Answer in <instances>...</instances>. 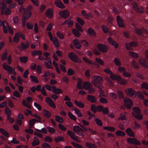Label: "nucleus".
<instances>
[{
	"label": "nucleus",
	"instance_id": "obj_1",
	"mask_svg": "<svg viewBox=\"0 0 148 148\" xmlns=\"http://www.w3.org/2000/svg\"><path fill=\"white\" fill-rule=\"evenodd\" d=\"M92 79L93 84L95 87L100 88V86H101L100 84L103 81L102 78L100 76L95 75L92 77Z\"/></svg>",
	"mask_w": 148,
	"mask_h": 148
},
{
	"label": "nucleus",
	"instance_id": "obj_2",
	"mask_svg": "<svg viewBox=\"0 0 148 148\" xmlns=\"http://www.w3.org/2000/svg\"><path fill=\"white\" fill-rule=\"evenodd\" d=\"M132 114L138 120H141L143 118V115L140 113V109L138 107H134L133 108Z\"/></svg>",
	"mask_w": 148,
	"mask_h": 148
},
{
	"label": "nucleus",
	"instance_id": "obj_3",
	"mask_svg": "<svg viewBox=\"0 0 148 148\" xmlns=\"http://www.w3.org/2000/svg\"><path fill=\"white\" fill-rule=\"evenodd\" d=\"M7 5L5 3V1H3L1 3H0V10L1 9V14L3 15L4 13V10L6 8ZM11 13V11L9 8H7L4 12L5 14L7 15H9Z\"/></svg>",
	"mask_w": 148,
	"mask_h": 148
},
{
	"label": "nucleus",
	"instance_id": "obj_4",
	"mask_svg": "<svg viewBox=\"0 0 148 148\" xmlns=\"http://www.w3.org/2000/svg\"><path fill=\"white\" fill-rule=\"evenodd\" d=\"M73 131L78 135L84 136L86 133L84 131L77 125H75L73 127Z\"/></svg>",
	"mask_w": 148,
	"mask_h": 148
},
{
	"label": "nucleus",
	"instance_id": "obj_5",
	"mask_svg": "<svg viewBox=\"0 0 148 148\" xmlns=\"http://www.w3.org/2000/svg\"><path fill=\"white\" fill-rule=\"evenodd\" d=\"M68 57L71 60L75 62L79 63L81 62V60L78 59V57L73 52L69 53Z\"/></svg>",
	"mask_w": 148,
	"mask_h": 148
},
{
	"label": "nucleus",
	"instance_id": "obj_6",
	"mask_svg": "<svg viewBox=\"0 0 148 148\" xmlns=\"http://www.w3.org/2000/svg\"><path fill=\"white\" fill-rule=\"evenodd\" d=\"M140 64L144 68H148V63L147 60L145 58H140L139 60Z\"/></svg>",
	"mask_w": 148,
	"mask_h": 148
},
{
	"label": "nucleus",
	"instance_id": "obj_7",
	"mask_svg": "<svg viewBox=\"0 0 148 148\" xmlns=\"http://www.w3.org/2000/svg\"><path fill=\"white\" fill-rule=\"evenodd\" d=\"M124 101L125 106L128 108H130L133 105L132 100L127 97L125 98L124 99Z\"/></svg>",
	"mask_w": 148,
	"mask_h": 148
},
{
	"label": "nucleus",
	"instance_id": "obj_8",
	"mask_svg": "<svg viewBox=\"0 0 148 148\" xmlns=\"http://www.w3.org/2000/svg\"><path fill=\"white\" fill-rule=\"evenodd\" d=\"M127 142L130 144H134L136 145H140V143L135 138H129L127 139Z\"/></svg>",
	"mask_w": 148,
	"mask_h": 148
},
{
	"label": "nucleus",
	"instance_id": "obj_9",
	"mask_svg": "<svg viewBox=\"0 0 148 148\" xmlns=\"http://www.w3.org/2000/svg\"><path fill=\"white\" fill-rule=\"evenodd\" d=\"M59 14L62 17L66 18L69 16L70 13L68 10H65L59 12Z\"/></svg>",
	"mask_w": 148,
	"mask_h": 148
},
{
	"label": "nucleus",
	"instance_id": "obj_10",
	"mask_svg": "<svg viewBox=\"0 0 148 148\" xmlns=\"http://www.w3.org/2000/svg\"><path fill=\"white\" fill-rule=\"evenodd\" d=\"M126 95L130 97H131L135 95V91L132 88H128L125 90Z\"/></svg>",
	"mask_w": 148,
	"mask_h": 148
},
{
	"label": "nucleus",
	"instance_id": "obj_11",
	"mask_svg": "<svg viewBox=\"0 0 148 148\" xmlns=\"http://www.w3.org/2000/svg\"><path fill=\"white\" fill-rule=\"evenodd\" d=\"M97 47L99 50L102 53H105L107 51V47L104 45L100 44H98L97 45Z\"/></svg>",
	"mask_w": 148,
	"mask_h": 148
},
{
	"label": "nucleus",
	"instance_id": "obj_12",
	"mask_svg": "<svg viewBox=\"0 0 148 148\" xmlns=\"http://www.w3.org/2000/svg\"><path fill=\"white\" fill-rule=\"evenodd\" d=\"M45 101L50 106L54 108H56V106L55 104L51 98L47 97L45 98Z\"/></svg>",
	"mask_w": 148,
	"mask_h": 148
},
{
	"label": "nucleus",
	"instance_id": "obj_13",
	"mask_svg": "<svg viewBox=\"0 0 148 148\" xmlns=\"http://www.w3.org/2000/svg\"><path fill=\"white\" fill-rule=\"evenodd\" d=\"M3 69L10 73H11L14 70V68L11 66H8L6 63H4L3 65Z\"/></svg>",
	"mask_w": 148,
	"mask_h": 148
},
{
	"label": "nucleus",
	"instance_id": "obj_14",
	"mask_svg": "<svg viewBox=\"0 0 148 148\" xmlns=\"http://www.w3.org/2000/svg\"><path fill=\"white\" fill-rule=\"evenodd\" d=\"M29 45V43L27 42L26 44L23 43H22L21 46H18V47L19 49L21 51H24L25 49H27Z\"/></svg>",
	"mask_w": 148,
	"mask_h": 148
},
{
	"label": "nucleus",
	"instance_id": "obj_15",
	"mask_svg": "<svg viewBox=\"0 0 148 148\" xmlns=\"http://www.w3.org/2000/svg\"><path fill=\"white\" fill-rule=\"evenodd\" d=\"M73 20L71 19H68L65 20L62 23V25H65L67 24L69 27H71L73 25Z\"/></svg>",
	"mask_w": 148,
	"mask_h": 148
},
{
	"label": "nucleus",
	"instance_id": "obj_16",
	"mask_svg": "<svg viewBox=\"0 0 148 148\" xmlns=\"http://www.w3.org/2000/svg\"><path fill=\"white\" fill-rule=\"evenodd\" d=\"M117 21L119 26L121 27H124L125 26L121 18L119 16L117 17Z\"/></svg>",
	"mask_w": 148,
	"mask_h": 148
},
{
	"label": "nucleus",
	"instance_id": "obj_17",
	"mask_svg": "<svg viewBox=\"0 0 148 148\" xmlns=\"http://www.w3.org/2000/svg\"><path fill=\"white\" fill-rule=\"evenodd\" d=\"M45 60H47L48 63L46 62H45L44 64L46 66V67L48 69H52V67L51 66L52 64V62L49 58H45Z\"/></svg>",
	"mask_w": 148,
	"mask_h": 148
},
{
	"label": "nucleus",
	"instance_id": "obj_18",
	"mask_svg": "<svg viewBox=\"0 0 148 148\" xmlns=\"http://www.w3.org/2000/svg\"><path fill=\"white\" fill-rule=\"evenodd\" d=\"M73 42L74 46L76 48L79 49L81 48L82 45L78 40L75 39L73 40Z\"/></svg>",
	"mask_w": 148,
	"mask_h": 148
},
{
	"label": "nucleus",
	"instance_id": "obj_19",
	"mask_svg": "<svg viewBox=\"0 0 148 148\" xmlns=\"http://www.w3.org/2000/svg\"><path fill=\"white\" fill-rule=\"evenodd\" d=\"M92 84L88 82H84L83 83V88L87 90L92 86Z\"/></svg>",
	"mask_w": 148,
	"mask_h": 148
},
{
	"label": "nucleus",
	"instance_id": "obj_20",
	"mask_svg": "<svg viewBox=\"0 0 148 148\" xmlns=\"http://www.w3.org/2000/svg\"><path fill=\"white\" fill-rule=\"evenodd\" d=\"M108 40L109 43L113 46L115 48H117L118 47V44L112 39L109 37Z\"/></svg>",
	"mask_w": 148,
	"mask_h": 148
},
{
	"label": "nucleus",
	"instance_id": "obj_21",
	"mask_svg": "<svg viewBox=\"0 0 148 148\" xmlns=\"http://www.w3.org/2000/svg\"><path fill=\"white\" fill-rule=\"evenodd\" d=\"M136 46V44L134 42H131L130 43L126 44V48L127 50L132 49V47H135Z\"/></svg>",
	"mask_w": 148,
	"mask_h": 148
},
{
	"label": "nucleus",
	"instance_id": "obj_22",
	"mask_svg": "<svg viewBox=\"0 0 148 148\" xmlns=\"http://www.w3.org/2000/svg\"><path fill=\"white\" fill-rule=\"evenodd\" d=\"M52 92L54 93L59 94L62 93L63 92L62 90L60 88H57L55 86H52Z\"/></svg>",
	"mask_w": 148,
	"mask_h": 148
},
{
	"label": "nucleus",
	"instance_id": "obj_23",
	"mask_svg": "<svg viewBox=\"0 0 148 148\" xmlns=\"http://www.w3.org/2000/svg\"><path fill=\"white\" fill-rule=\"evenodd\" d=\"M55 4L56 6L59 8L64 9L65 8V6L61 1H55Z\"/></svg>",
	"mask_w": 148,
	"mask_h": 148
},
{
	"label": "nucleus",
	"instance_id": "obj_24",
	"mask_svg": "<svg viewBox=\"0 0 148 148\" xmlns=\"http://www.w3.org/2000/svg\"><path fill=\"white\" fill-rule=\"evenodd\" d=\"M82 15L84 16L85 18L86 19H89L90 17H92V16L90 13H86L84 10H82L81 12Z\"/></svg>",
	"mask_w": 148,
	"mask_h": 148
},
{
	"label": "nucleus",
	"instance_id": "obj_25",
	"mask_svg": "<svg viewBox=\"0 0 148 148\" xmlns=\"http://www.w3.org/2000/svg\"><path fill=\"white\" fill-rule=\"evenodd\" d=\"M46 16L49 18H51L53 16V11L52 9H48L46 12Z\"/></svg>",
	"mask_w": 148,
	"mask_h": 148
},
{
	"label": "nucleus",
	"instance_id": "obj_26",
	"mask_svg": "<svg viewBox=\"0 0 148 148\" xmlns=\"http://www.w3.org/2000/svg\"><path fill=\"white\" fill-rule=\"evenodd\" d=\"M126 132L128 136L132 137L134 136V134L131 128H127L126 130Z\"/></svg>",
	"mask_w": 148,
	"mask_h": 148
},
{
	"label": "nucleus",
	"instance_id": "obj_27",
	"mask_svg": "<svg viewBox=\"0 0 148 148\" xmlns=\"http://www.w3.org/2000/svg\"><path fill=\"white\" fill-rule=\"evenodd\" d=\"M32 14V12L31 11H26L24 12L23 18L25 19H27L29 18Z\"/></svg>",
	"mask_w": 148,
	"mask_h": 148
},
{
	"label": "nucleus",
	"instance_id": "obj_28",
	"mask_svg": "<svg viewBox=\"0 0 148 148\" xmlns=\"http://www.w3.org/2000/svg\"><path fill=\"white\" fill-rule=\"evenodd\" d=\"M39 141L38 138L36 137H34L33 138V141L32 143V145L33 146H36L39 144Z\"/></svg>",
	"mask_w": 148,
	"mask_h": 148
},
{
	"label": "nucleus",
	"instance_id": "obj_29",
	"mask_svg": "<svg viewBox=\"0 0 148 148\" xmlns=\"http://www.w3.org/2000/svg\"><path fill=\"white\" fill-rule=\"evenodd\" d=\"M114 62L115 64L117 66H120L121 65V60L118 58H114Z\"/></svg>",
	"mask_w": 148,
	"mask_h": 148
},
{
	"label": "nucleus",
	"instance_id": "obj_30",
	"mask_svg": "<svg viewBox=\"0 0 148 148\" xmlns=\"http://www.w3.org/2000/svg\"><path fill=\"white\" fill-rule=\"evenodd\" d=\"M43 115L45 117L49 118L51 116V113L49 111L46 110H44L42 112Z\"/></svg>",
	"mask_w": 148,
	"mask_h": 148
},
{
	"label": "nucleus",
	"instance_id": "obj_31",
	"mask_svg": "<svg viewBox=\"0 0 148 148\" xmlns=\"http://www.w3.org/2000/svg\"><path fill=\"white\" fill-rule=\"evenodd\" d=\"M117 82L120 84L121 85H124L127 83V81L124 79H123L120 76L119 77Z\"/></svg>",
	"mask_w": 148,
	"mask_h": 148
},
{
	"label": "nucleus",
	"instance_id": "obj_32",
	"mask_svg": "<svg viewBox=\"0 0 148 148\" xmlns=\"http://www.w3.org/2000/svg\"><path fill=\"white\" fill-rule=\"evenodd\" d=\"M72 110H74L75 113L79 117H81L82 116V115L80 111L78 109L74 108L72 109Z\"/></svg>",
	"mask_w": 148,
	"mask_h": 148
},
{
	"label": "nucleus",
	"instance_id": "obj_33",
	"mask_svg": "<svg viewBox=\"0 0 148 148\" xmlns=\"http://www.w3.org/2000/svg\"><path fill=\"white\" fill-rule=\"evenodd\" d=\"M51 41H52L53 45L56 47H59V43L58 39L56 38H54Z\"/></svg>",
	"mask_w": 148,
	"mask_h": 148
},
{
	"label": "nucleus",
	"instance_id": "obj_34",
	"mask_svg": "<svg viewBox=\"0 0 148 148\" xmlns=\"http://www.w3.org/2000/svg\"><path fill=\"white\" fill-rule=\"evenodd\" d=\"M128 53L130 56L134 58H137L139 57V56L136 53L130 51L128 52Z\"/></svg>",
	"mask_w": 148,
	"mask_h": 148
},
{
	"label": "nucleus",
	"instance_id": "obj_35",
	"mask_svg": "<svg viewBox=\"0 0 148 148\" xmlns=\"http://www.w3.org/2000/svg\"><path fill=\"white\" fill-rule=\"evenodd\" d=\"M87 99L90 101L92 102H94L96 101V99L95 97L91 95H88Z\"/></svg>",
	"mask_w": 148,
	"mask_h": 148
},
{
	"label": "nucleus",
	"instance_id": "obj_36",
	"mask_svg": "<svg viewBox=\"0 0 148 148\" xmlns=\"http://www.w3.org/2000/svg\"><path fill=\"white\" fill-rule=\"evenodd\" d=\"M75 104L78 107L81 108H83L84 107V104L82 102L78 101L76 100L74 101Z\"/></svg>",
	"mask_w": 148,
	"mask_h": 148
},
{
	"label": "nucleus",
	"instance_id": "obj_37",
	"mask_svg": "<svg viewBox=\"0 0 148 148\" xmlns=\"http://www.w3.org/2000/svg\"><path fill=\"white\" fill-rule=\"evenodd\" d=\"M82 80L80 79H79V81L77 82V88L79 89H83V86H82Z\"/></svg>",
	"mask_w": 148,
	"mask_h": 148
},
{
	"label": "nucleus",
	"instance_id": "obj_38",
	"mask_svg": "<svg viewBox=\"0 0 148 148\" xmlns=\"http://www.w3.org/2000/svg\"><path fill=\"white\" fill-rule=\"evenodd\" d=\"M120 76L119 75H117L115 74H113L112 73L110 75V77L112 79L116 80L117 81Z\"/></svg>",
	"mask_w": 148,
	"mask_h": 148
},
{
	"label": "nucleus",
	"instance_id": "obj_39",
	"mask_svg": "<svg viewBox=\"0 0 148 148\" xmlns=\"http://www.w3.org/2000/svg\"><path fill=\"white\" fill-rule=\"evenodd\" d=\"M72 32L73 34L77 37H79L81 35V34L79 31L75 29H73Z\"/></svg>",
	"mask_w": 148,
	"mask_h": 148
},
{
	"label": "nucleus",
	"instance_id": "obj_40",
	"mask_svg": "<svg viewBox=\"0 0 148 148\" xmlns=\"http://www.w3.org/2000/svg\"><path fill=\"white\" fill-rule=\"evenodd\" d=\"M86 146L89 148H97V146L95 144L90 143H86Z\"/></svg>",
	"mask_w": 148,
	"mask_h": 148
},
{
	"label": "nucleus",
	"instance_id": "obj_41",
	"mask_svg": "<svg viewBox=\"0 0 148 148\" xmlns=\"http://www.w3.org/2000/svg\"><path fill=\"white\" fill-rule=\"evenodd\" d=\"M0 132L2 134L5 136L7 137H9V136L8 133L3 128L0 129Z\"/></svg>",
	"mask_w": 148,
	"mask_h": 148
},
{
	"label": "nucleus",
	"instance_id": "obj_42",
	"mask_svg": "<svg viewBox=\"0 0 148 148\" xmlns=\"http://www.w3.org/2000/svg\"><path fill=\"white\" fill-rule=\"evenodd\" d=\"M67 133L71 138L73 139L76 136L73 132L69 130L68 131Z\"/></svg>",
	"mask_w": 148,
	"mask_h": 148
},
{
	"label": "nucleus",
	"instance_id": "obj_43",
	"mask_svg": "<svg viewBox=\"0 0 148 148\" xmlns=\"http://www.w3.org/2000/svg\"><path fill=\"white\" fill-rule=\"evenodd\" d=\"M88 32L89 34L92 36H94L95 35L94 31L91 28H89L88 29Z\"/></svg>",
	"mask_w": 148,
	"mask_h": 148
},
{
	"label": "nucleus",
	"instance_id": "obj_44",
	"mask_svg": "<svg viewBox=\"0 0 148 148\" xmlns=\"http://www.w3.org/2000/svg\"><path fill=\"white\" fill-rule=\"evenodd\" d=\"M5 114L8 115V116H10L12 115V112L8 107L5 108Z\"/></svg>",
	"mask_w": 148,
	"mask_h": 148
},
{
	"label": "nucleus",
	"instance_id": "obj_45",
	"mask_svg": "<svg viewBox=\"0 0 148 148\" xmlns=\"http://www.w3.org/2000/svg\"><path fill=\"white\" fill-rule=\"evenodd\" d=\"M32 55L33 56H35L36 55H41L42 54V53L40 51H34L32 52Z\"/></svg>",
	"mask_w": 148,
	"mask_h": 148
},
{
	"label": "nucleus",
	"instance_id": "obj_46",
	"mask_svg": "<svg viewBox=\"0 0 148 148\" xmlns=\"http://www.w3.org/2000/svg\"><path fill=\"white\" fill-rule=\"evenodd\" d=\"M105 79L106 80L107 84L110 86H112L113 85V83L110 79L107 77H106Z\"/></svg>",
	"mask_w": 148,
	"mask_h": 148
},
{
	"label": "nucleus",
	"instance_id": "obj_47",
	"mask_svg": "<svg viewBox=\"0 0 148 148\" xmlns=\"http://www.w3.org/2000/svg\"><path fill=\"white\" fill-rule=\"evenodd\" d=\"M116 135L118 136H123L125 135V133L121 131H118L115 132Z\"/></svg>",
	"mask_w": 148,
	"mask_h": 148
},
{
	"label": "nucleus",
	"instance_id": "obj_48",
	"mask_svg": "<svg viewBox=\"0 0 148 148\" xmlns=\"http://www.w3.org/2000/svg\"><path fill=\"white\" fill-rule=\"evenodd\" d=\"M19 37L18 33L15 34V36L14 37L13 41L14 42H18L19 40Z\"/></svg>",
	"mask_w": 148,
	"mask_h": 148
},
{
	"label": "nucleus",
	"instance_id": "obj_49",
	"mask_svg": "<svg viewBox=\"0 0 148 148\" xmlns=\"http://www.w3.org/2000/svg\"><path fill=\"white\" fill-rule=\"evenodd\" d=\"M21 61L22 63H25L28 60V58L27 57L24 56L19 58Z\"/></svg>",
	"mask_w": 148,
	"mask_h": 148
},
{
	"label": "nucleus",
	"instance_id": "obj_50",
	"mask_svg": "<svg viewBox=\"0 0 148 148\" xmlns=\"http://www.w3.org/2000/svg\"><path fill=\"white\" fill-rule=\"evenodd\" d=\"M30 77L31 78L32 81L36 83H38L39 82V81L36 77L33 75H31L30 76Z\"/></svg>",
	"mask_w": 148,
	"mask_h": 148
},
{
	"label": "nucleus",
	"instance_id": "obj_51",
	"mask_svg": "<svg viewBox=\"0 0 148 148\" xmlns=\"http://www.w3.org/2000/svg\"><path fill=\"white\" fill-rule=\"evenodd\" d=\"M103 87V86L102 85L100 86V88H99V92L100 93V95H99V97H102V96H104V95L103 94L104 92L103 90L100 89V88H102Z\"/></svg>",
	"mask_w": 148,
	"mask_h": 148
},
{
	"label": "nucleus",
	"instance_id": "obj_52",
	"mask_svg": "<svg viewBox=\"0 0 148 148\" xmlns=\"http://www.w3.org/2000/svg\"><path fill=\"white\" fill-rule=\"evenodd\" d=\"M55 120L57 122L60 123H62L63 121V119L62 118L58 116H55Z\"/></svg>",
	"mask_w": 148,
	"mask_h": 148
},
{
	"label": "nucleus",
	"instance_id": "obj_53",
	"mask_svg": "<svg viewBox=\"0 0 148 148\" xmlns=\"http://www.w3.org/2000/svg\"><path fill=\"white\" fill-rule=\"evenodd\" d=\"M36 130L38 131V132H41L42 133L46 134L47 133V131L46 129L45 128H42L41 130H39L38 129H36Z\"/></svg>",
	"mask_w": 148,
	"mask_h": 148
},
{
	"label": "nucleus",
	"instance_id": "obj_54",
	"mask_svg": "<svg viewBox=\"0 0 148 148\" xmlns=\"http://www.w3.org/2000/svg\"><path fill=\"white\" fill-rule=\"evenodd\" d=\"M56 34L58 38L60 39H63L64 38V35L60 32H57Z\"/></svg>",
	"mask_w": 148,
	"mask_h": 148
},
{
	"label": "nucleus",
	"instance_id": "obj_55",
	"mask_svg": "<svg viewBox=\"0 0 148 148\" xmlns=\"http://www.w3.org/2000/svg\"><path fill=\"white\" fill-rule=\"evenodd\" d=\"M95 121L96 124L99 126H102L103 123L101 121L97 118H96L95 119Z\"/></svg>",
	"mask_w": 148,
	"mask_h": 148
},
{
	"label": "nucleus",
	"instance_id": "obj_56",
	"mask_svg": "<svg viewBox=\"0 0 148 148\" xmlns=\"http://www.w3.org/2000/svg\"><path fill=\"white\" fill-rule=\"evenodd\" d=\"M95 60L100 65H104V63L103 60L100 58H96Z\"/></svg>",
	"mask_w": 148,
	"mask_h": 148
},
{
	"label": "nucleus",
	"instance_id": "obj_57",
	"mask_svg": "<svg viewBox=\"0 0 148 148\" xmlns=\"http://www.w3.org/2000/svg\"><path fill=\"white\" fill-rule=\"evenodd\" d=\"M126 117L123 114H121L120 115L119 117L118 118V119L119 120L123 121L126 119Z\"/></svg>",
	"mask_w": 148,
	"mask_h": 148
},
{
	"label": "nucleus",
	"instance_id": "obj_58",
	"mask_svg": "<svg viewBox=\"0 0 148 148\" xmlns=\"http://www.w3.org/2000/svg\"><path fill=\"white\" fill-rule=\"evenodd\" d=\"M64 140V138L61 136H58L55 138V140L56 142H58L63 140Z\"/></svg>",
	"mask_w": 148,
	"mask_h": 148
},
{
	"label": "nucleus",
	"instance_id": "obj_59",
	"mask_svg": "<svg viewBox=\"0 0 148 148\" xmlns=\"http://www.w3.org/2000/svg\"><path fill=\"white\" fill-rule=\"evenodd\" d=\"M75 71L71 69H69L68 71V74L69 75L71 76L75 73Z\"/></svg>",
	"mask_w": 148,
	"mask_h": 148
},
{
	"label": "nucleus",
	"instance_id": "obj_60",
	"mask_svg": "<svg viewBox=\"0 0 148 148\" xmlns=\"http://www.w3.org/2000/svg\"><path fill=\"white\" fill-rule=\"evenodd\" d=\"M47 128L48 129V132L54 134L55 132V130L52 127H47Z\"/></svg>",
	"mask_w": 148,
	"mask_h": 148
},
{
	"label": "nucleus",
	"instance_id": "obj_61",
	"mask_svg": "<svg viewBox=\"0 0 148 148\" xmlns=\"http://www.w3.org/2000/svg\"><path fill=\"white\" fill-rule=\"evenodd\" d=\"M72 143L73 146L76 148H83V147L81 145L74 142H72Z\"/></svg>",
	"mask_w": 148,
	"mask_h": 148
},
{
	"label": "nucleus",
	"instance_id": "obj_62",
	"mask_svg": "<svg viewBox=\"0 0 148 148\" xmlns=\"http://www.w3.org/2000/svg\"><path fill=\"white\" fill-rule=\"evenodd\" d=\"M45 142H51L52 141V139L49 136H46L44 139Z\"/></svg>",
	"mask_w": 148,
	"mask_h": 148
},
{
	"label": "nucleus",
	"instance_id": "obj_63",
	"mask_svg": "<svg viewBox=\"0 0 148 148\" xmlns=\"http://www.w3.org/2000/svg\"><path fill=\"white\" fill-rule=\"evenodd\" d=\"M99 101L100 102L103 104L106 103L108 102L107 100L105 98L101 97L99 99Z\"/></svg>",
	"mask_w": 148,
	"mask_h": 148
},
{
	"label": "nucleus",
	"instance_id": "obj_64",
	"mask_svg": "<svg viewBox=\"0 0 148 148\" xmlns=\"http://www.w3.org/2000/svg\"><path fill=\"white\" fill-rule=\"evenodd\" d=\"M141 87L142 88L148 89V84L147 83L144 82L141 85Z\"/></svg>",
	"mask_w": 148,
	"mask_h": 148
}]
</instances>
